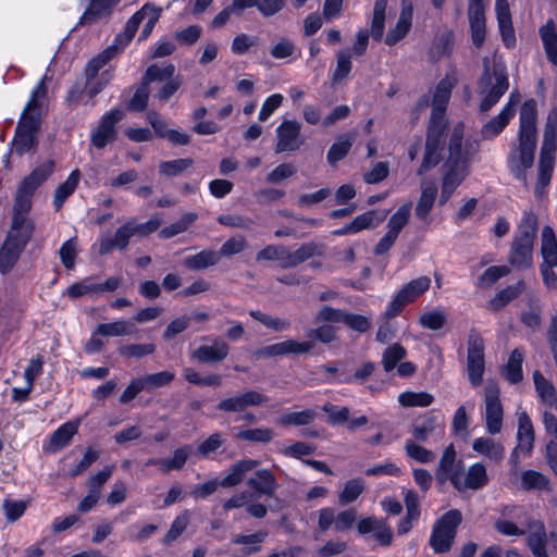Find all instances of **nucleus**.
I'll return each instance as SVG.
<instances>
[{
  "mask_svg": "<svg viewBox=\"0 0 557 557\" xmlns=\"http://www.w3.org/2000/svg\"><path fill=\"white\" fill-rule=\"evenodd\" d=\"M465 125L458 123L454 126L448 143V156L442 168V190L440 205L443 206L453 196L458 186L470 172V163L479 151L475 140L463 141Z\"/></svg>",
  "mask_w": 557,
  "mask_h": 557,
  "instance_id": "obj_1",
  "label": "nucleus"
},
{
  "mask_svg": "<svg viewBox=\"0 0 557 557\" xmlns=\"http://www.w3.org/2000/svg\"><path fill=\"white\" fill-rule=\"evenodd\" d=\"M536 101L527 100L520 110L518 146L511 148L508 166L515 177L527 184V171L533 166L536 150Z\"/></svg>",
  "mask_w": 557,
  "mask_h": 557,
  "instance_id": "obj_2",
  "label": "nucleus"
},
{
  "mask_svg": "<svg viewBox=\"0 0 557 557\" xmlns=\"http://www.w3.org/2000/svg\"><path fill=\"white\" fill-rule=\"evenodd\" d=\"M47 97L46 78H41L33 88L30 97L17 123L13 146L17 154L22 156L32 150L36 143V134L40 125L39 113Z\"/></svg>",
  "mask_w": 557,
  "mask_h": 557,
  "instance_id": "obj_3",
  "label": "nucleus"
},
{
  "mask_svg": "<svg viewBox=\"0 0 557 557\" xmlns=\"http://www.w3.org/2000/svg\"><path fill=\"white\" fill-rule=\"evenodd\" d=\"M161 224L162 220L158 215L151 216L144 223H138L136 219H128L115 230L114 234L101 233L95 246L98 247L100 256L110 255L114 250L123 251L127 249L133 237H147Z\"/></svg>",
  "mask_w": 557,
  "mask_h": 557,
  "instance_id": "obj_4",
  "label": "nucleus"
},
{
  "mask_svg": "<svg viewBox=\"0 0 557 557\" xmlns=\"http://www.w3.org/2000/svg\"><path fill=\"white\" fill-rule=\"evenodd\" d=\"M508 75L504 64L483 59V74L479 81V92L482 97L480 111H490L507 91Z\"/></svg>",
  "mask_w": 557,
  "mask_h": 557,
  "instance_id": "obj_5",
  "label": "nucleus"
},
{
  "mask_svg": "<svg viewBox=\"0 0 557 557\" xmlns=\"http://www.w3.org/2000/svg\"><path fill=\"white\" fill-rule=\"evenodd\" d=\"M557 108L552 109L547 115L544 137L540 152L537 186L549 184L555 163L557 148Z\"/></svg>",
  "mask_w": 557,
  "mask_h": 557,
  "instance_id": "obj_6",
  "label": "nucleus"
},
{
  "mask_svg": "<svg viewBox=\"0 0 557 557\" xmlns=\"http://www.w3.org/2000/svg\"><path fill=\"white\" fill-rule=\"evenodd\" d=\"M162 13V8L153 3H146L126 22L124 32L116 36V42L125 48L135 36L140 23L145 21L139 40H146L152 33Z\"/></svg>",
  "mask_w": 557,
  "mask_h": 557,
  "instance_id": "obj_7",
  "label": "nucleus"
},
{
  "mask_svg": "<svg viewBox=\"0 0 557 557\" xmlns=\"http://www.w3.org/2000/svg\"><path fill=\"white\" fill-rule=\"evenodd\" d=\"M462 515L458 509H450L438 518L432 528L429 544L436 554L450 550L455 542Z\"/></svg>",
  "mask_w": 557,
  "mask_h": 557,
  "instance_id": "obj_8",
  "label": "nucleus"
},
{
  "mask_svg": "<svg viewBox=\"0 0 557 557\" xmlns=\"http://www.w3.org/2000/svg\"><path fill=\"white\" fill-rule=\"evenodd\" d=\"M54 162L47 160L33 172L24 177L17 187L14 206L16 210L29 211L32 207V198L36 189L53 173Z\"/></svg>",
  "mask_w": 557,
  "mask_h": 557,
  "instance_id": "obj_9",
  "label": "nucleus"
},
{
  "mask_svg": "<svg viewBox=\"0 0 557 557\" xmlns=\"http://www.w3.org/2000/svg\"><path fill=\"white\" fill-rule=\"evenodd\" d=\"M431 286V278L426 275L411 280L405 284L393 297L385 310L386 318L397 317L404 307L413 302L418 297L423 295Z\"/></svg>",
  "mask_w": 557,
  "mask_h": 557,
  "instance_id": "obj_10",
  "label": "nucleus"
},
{
  "mask_svg": "<svg viewBox=\"0 0 557 557\" xmlns=\"http://www.w3.org/2000/svg\"><path fill=\"white\" fill-rule=\"evenodd\" d=\"M124 111L111 109L102 115L97 127L91 131L90 143L97 149H103L117 138V123L124 119Z\"/></svg>",
  "mask_w": 557,
  "mask_h": 557,
  "instance_id": "obj_11",
  "label": "nucleus"
},
{
  "mask_svg": "<svg viewBox=\"0 0 557 557\" xmlns=\"http://www.w3.org/2000/svg\"><path fill=\"white\" fill-rule=\"evenodd\" d=\"M447 128V123L429 122L425 152L418 174H423L434 168L441 161V151L443 148V139Z\"/></svg>",
  "mask_w": 557,
  "mask_h": 557,
  "instance_id": "obj_12",
  "label": "nucleus"
},
{
  "mask_svg": "<svg viewBox=\"0 0 557 557\" xmlns=\"http://www.w3.org/2000/svg\"><path fill=\"white\" fill-rule=\"evenodd\" d=\"M411 214V203L407 202L400 206L392 214L387 222V232L379 240L373 249L374 255L382 256L386 253L396 243L401 230L408 224Z\"/></svg>",
  "mask_w": 557,
  "mask_h": 557,
  "instance_id": "obj_13",
  "label": "nucleus"
},
{
  "mask_svg": "<svg viewBox=\"0 0 557 557\" xmlns=\"http://www.w3.org/2000/svg\"><path fill=\"white\" fill-rule=\"evenodd\" d=\"M484 420L486 431L491 435L500 433L503 429L504 409L499 399V388L494 383H488L484 388Z\"/></svg>",
  "mask_w": 557,
  "mask_h": 557,
  "instance_id": "obj_14",
  "label": "nucleus"
},
{
  "mask_svg": "<svg viewBox=\"0 0 557 557\" xmlns=\"http://www.w3.org/2000/svg\"><path fill=\"white\" fill-rule=\"evenodd\" d=\"M484 368V341L479 333L471 331L468 339L467 372L473 386L482 383Z\"/></svg>",
  "mask_w": 557,
  "mask_h": 557,
  "instance_id": "obj_15",
  "label": "nucleus"
},
{
  "mask_svg": "<svg viewBox=\"0 0 557 557\" xmlns=\"http://www.w3.org/2000/svg\"><path fill=\"white\" fill-rule=\"evenodd\" d=\"M275 153L295 152L305 143L301 136V124L297 120H284L275 129Z\"/></svg>",
  "mask_w": 557,
  "mask_h": 557,
  "instance_id": "obj_16",
  "label": "nucleus"
},
{
  "mask_svg": "<svg viewBox=\"0 0 557 557\" xmlns=\"http://www.w3.org/2000/svg\"><path fill=\"white\" fill-rule=\"evenodd\" d=\"M455 84L456 79L445 77L436 85L432 97L430 122L447 123L445 120V112Z\"/></svg>",
  "mask_w": 557,
  "mask_h": 557,
  "instance_id": "obj_17",
  "label": "nucleus"
},
{
  "mask_svg": "<svg viewBox=\"0 0 557 557\" xmlns=\"http://www.w3.org/2000/svg\"><path fill=\"white\" fill-rule=\"evenodd\" d=\"M28 211L16 210L13 207V216L11 230L8 233L7 240L25 248L34 232V223L27 218Z\"/></svg>",
  "mask_w": 557,
  "mask_h": 557,
  "instance_id": "obj_18",
  "label": "nucleus"
},
{
  "mask_svg": "<svg viewBox=\"0 0 557 557\" xmlns=\"http://www.w3.org/2000/svg\"><path fill=\"white\" fill-rule=\"evenodd\" d=\"M246 485L251 490L250 497L253 499L262 496L272 497L278 487L277 481L269 469H259L250 476Z\"/></svg>",
  "mask_w": 557,
  "mask_h": 557,
  "instance_id": "obj_19",
  "label": "nucleus"
},
{
  "mask_svg": "<svg viewBox=\"0 0 557 557\" xmlns=\"http://www.w3.org/2000/svg\"><path fill=\"white\" fill-rule=\"evenodd\" d=\"M485 0H469L468 18L471 28V39L476 48L485 40Z\"/></svg>",
  "mask_w": 557,
  "mask_h": 557,
  "instance_id": "obj_20",
  "label": "nucleus"
},
{
  "mask_svg": "<svg viewBox=\"0 0 557 557\" xmlns=\"http://www.w3.org/2000/svg\"><path fill=\"white\" fill-rule=\"evenodd\" d=\"M487 483L488 475L486 468L482 462H475L470 466L465 479H462L460 474L453 479V485L459 492H463L466 490L476 491L483 488Z\"/></svg>",
  "mask_w": 557,
  "mask_h": 557,
  "instance_id": "obj_21",
  "label": "nucleus"
},
{
  "mask_svg": "<svg viewBox=\"0 0 557 557\" xmlns=\"http://www.w3.org/2000/svg\"><path fill=\"white\" fill-rule=\"evenodd\" d=\"M457 461V453L453 444L448 445L440 459V463L435 471V479L438 483L444 484L447 481L453 483L455 476H459V465Z\"/></svg>",
  "mask_w": 557,
  "mask_h": 557,
  "instance_id": "obj_22",
  "label": "nucleus"
},
{
  "mask_svg": "<svg viewBox=\"0 0 557 557\" xmlns=\"http://www.w3.org/2000/svg\"><path fill=\"white\" fill-rule=\"evenodd\" d=\"M260 461L257 459L245 458L234 462L227 473L221 480V486L224 488H233L239 485L246 474L259 467Z\"/></svg>",
  "mask_w": 557,
  "mask_h": 557,
  "instance_id": "obj_23",
  "label": "nucleus"
},
{
  "mask_svg": "<svg viewBox=\"0 0 557 557\" xmlns=\"http://www.w3.org/2000/svg\"><path fill=\"white\" fill-rule=\"evenodd\" d=\"M228 352V345L220 338H214L212 345H201L195 349L191 357L202 363L220 362L227 357Z\"/></svg>",
  "mask_w": 557,
  "mask_h": 557,
  "instance_id": "obj_24",
  "label": "nucleus"
},
{
  "mask_svg": "<svg viewBox=\"0 0 557 557\" xmlns=\"http://www.w3.org/2000/svg\"><path fill=\"white\" fill-rule=\"evenodd\" d=\"M495 11L503 40L507 47H512L516 38L508 0H496Z\"/></svg>",
  "mask_w": 557,
  "mask_h": 557,
  "instance_id": "obj_25",
  "label": "nucleus"
},
{
  "mask_svg": "<svg viewBox=\"0 0 557 557\" xmlns=\"http://www.w3.org/2000/svg\"><path fill=\"white\" fill-rule=\"evenodd\" d=\"M534 430L529 414L521 411L518 414L517 449L524 455H530L534 444Z\"/></svg>",
  "mask_w": 557,
  "mask_h": 557,
  "instance_id": "obj_26",
  "label": "nucleus"
},
{
  "mask_svg": "<svg viewBox=\"0 0 557 557\" xmlns=\"http://www.w3.org/2000/svg\"><path fill=\"white\" fill-rule=\"evenodd\" d=\"M437 186L434 182L421 183V195L414 208L416 216L421 221H428L429 214L435 203Z\"/></svg>",
  "mask_w": 557,
  "mask_h": 557,
  "instance_id": "obj_27",
  "label": "nucleus"
},
{
  "mask_svg": "<svg viewBox=\"0 0 557 557\" xmlns=\"http://www.w3.org/2000/svg\"><path fill=\"white\" fill-rule=\"evenodd\" d=\"M412 21V5L409 2L403 1L401 11L398 21L393 29H391L385 38L388 46H394L403 39L411 27Z\"/></svg>",
  "mask_w": 557,
  "mask_h": 557,
  "instance_id": "obj_28",
  "label": "nucleus"
},
{
  "mask_svg": "<svg viewBox=\"0 0 557 557\" xmlns=\"http://www.w3.org/2000/svg\"><path fill=\"white\" fill-rule=\"evenodd\" d=\"M528 546L535 557H548L546 552L547 534L541 521L529 522Z\"/></svg>",
  "mask_w": 557,
  "mask_h": 557,
  "instance_id": "obj_29",
  "label": "nucleus"
},
{
  "mask_svg": "<svg viewBox=\"0 0 557 557\" xmlns=\"http://www.w3.org/2000/svg\"><path fill=\"white\" fill-rule=\"evenodd\" d=\"M472 449L495 463H500L505 457L504 445L491 437L475 438L472 443Z\"/></svg>",
  "mask_w": 557,
  "mask_h": 557,
  "instance_id": "obj_30",
  "label": "nucleus"
},
{
  "mask_svg": "<svg viewBox=\"0 0 557 557\" xmlns=\"http://www.w3.org/2000/svg\"><path fill=\"white\" fill-rule=\"evenodd\" d=\"M541 265L557 267V239L552 226L545 225L541 234Z\"/></svg>",
  "mask_w": 557,
  "mask_h": 557,
  "instance_id": "obj_31",
  "label": "nucleus"
},
{
  "mask_svg": "<svg viewBox=\"0 0 557 557\" xmlns=\"http://www.w3.org/2000/svg\"><path fill=\"white\" fill-rule=\"evenodd\" d=\"M356 138H357V131H351V132H347L345 134L339 135L337 137L336 141L330 147V149L327 151V154H326L327 162L331 165H334L338 161L344 159L348 154Z\"/></svg>",
  "mask_w": 557,
  "mask_h": 557,
  "instance_id": "obj_32",
  "label": "nucleus"
},
{
  "mask_svg": "<svg viewBox=\"0 0 557 557\" xmlns=\"http://www.w3.org/2000/svg\"><path fill=\"white\" fill-rule=\"evenodd\" d=\"M120 0H88V7L81 17L79 24L91 23L111 14Z\"/></svg>",
  "mask_w": 557,
  "mask_h": 557,
  "instance_id": "obj_33",
  "label": "nucleus"
},
{
  "mask_svg": "<svg viewBox=\"0 0 557 557\" xmlns=\"http://www.w3.org/2000/svg\"><path fill=\"white\" fill-rule=\"evenodd\" d=\"M539 227L537 216L534 212H524L513 240L534 245Z\"/></svg>",
  "mask_w": 557,
  "mask_h": 557,
  "instance_id": "obj_34",
  "label": "nucleus"
},
{
  "mask_svg": "<svg viewBox=\"0 0 557 557\" xmlns=\"http://www.w3.org/2000/svg\"><path fill=\"white\" fill-rule=\"evenodd\" d=\"M524 360V351L521 348H516L511 351L506 366L503 369V375L511 384H517L522 381V363Z\"/></svg>",
  "mask_w": 557,
  "mask_h": 557,
  "instance_id": "obj_35",
  "label": "nucleus"
},
{
  "mask_svg": "<svg viewBox=\"0 0 557 557\" xmlns=\"http://www.w3.org/2000/svg\"><path fill=\"white\" fill-rule=\"evenodd\" d=\"M533 245L513 240L509 256V262L517 269H527L532 265Z\"/></svg>",
  "mask_w": 557,
  "mask_h": 557,
  "instance_id": "obj_36",
  "label": "nucleus"
},
{
  "mask_svg": "<svg viewBox=\"0 0 557 557\" xmlns=\"http://www.w3.org/2000/svg\"><path fill=\"white\" fill-rule=\"evenodd\" d=\"M123 49L124 48H121L115 39L113 45L109 46L87 63L85 69L86 76L90 78L98 76L99 71Z\"/></svg>",
  "mask_w": 557,
  "mask_h": 557,
  "instance_id": "obj_37",
  "label": "nucleus"
},
{
  "mask_svg": "<svg viewBox=\"0 0 557 557\" xmlns=\"http://www.w3.org/2000/svg\"><path fill=\"white\" fill-rule=\"evenodd\" d=\"M511 117L512 112L510 111V107L503 108V110L496 116L483 125L481 129L482 137L484 139L495 138L508 125Z\"/></svg>",
  "mask_w": 557,
  "mask_h": 557,
  "instance_id": "obj_38",
  "label": "nucleus"
},
{
  "mask_svg": "<svg viewBox=\"0 0 557 557\" xmlns=\"http://www.w3.org/2000/svg\"><path fill=\"white\" fill-rule=\"evenodd\" d=\"M533 381L541 401L548 407H556L557 392L555 386L537 370L533 373Z\"/></svg>",
  "mask_w": 557,
  "mask_h": 557,
  "instance_id": "obj_39",
  "label": "nucleus"
},
{
  "mask_svg": "<svg viewBox=\"0 0 557 557\" xmlns=\"http://www.w3.org/2000/svg\"><path fill=\"white\" fill-rule=\"evenodd\" d=\"M81 173L76 169L71 172L66 181L60 184L53 195V206L55 210H60L65 200L75 191L79 182Z\"/></svg>",
  "mask_w": 557,
  "mask_h": 557,
  "instance_id": "obj_40",
  "label": "nucleus"
},
{
  "mask_svg": "<svg viewBox=\"0 0 557 557\" xmlns=\"http://www.w3.org/2000/svg\"><path fill=\"white\" fill-rule=\"evenodd\" d=\"M540 36L549 62L557 65V32L555 23L550 20L540 28Z\"/></svg>",
  "mask_w": 557,
  "mask_h": 557,
  "instance_id": "obj_41",
  "label": "nucleus"
},
{
  "mask_svg": "<svg viewBox=\"0 0 557 557\" xmlns=\"http://www.w3.org/2000/svg\"><path fill=\"white\" fill-rule=\"evenodd\" d=\"M79 422H66L57 429L50 437V448L53 451L67 446L77 433Z\"/></svg>",
  "mask_w": 557,
  "mask_h": 557,
  "instance_id": "obj_42",
  "label": "nucleus"
},
{
  "mask_svg": "<svg viewBox=\"0 0 557 557\" xmlns=\"http://www.w3.org/2000/svg\"><path fill=\"white\" fill-rule=\"evenodd\" d=\"M524 289V283L519 281L515 285L507 286L499 290L490 301L488 309L492 311H498L504 308L508 302L517 298Z\"/></svg>",
  "mask_w": 557,
  "mask_h": 557,
  "instance_id": "obj_43",
  "label": "nucleus"
},
{
  "mask_svg": "<svg viewBox=\"0 0 557 557\" xmlns=\"http://www.w3.org/2000/svg\"><path fill=\"white\" fill-rule=\"evenodd\" d=\"M134 332V324L125 320L101 323L95 330V334L109 337L132 335Z\"/></svg>",
  "mask_w": 557,
  "mask_h": 557,
  "instance_id": "obj_44",
  "label": "nucleus"
},
{
  "mask_svg": "<svg viewBox=\"0 0 557 557\" xmlns=\"http://www.w3.org/2000/svg\"><path fill=\"white\" fill-rule=\"evenodd\" d=\"M219 253L213 250H202L184 259V265L190 270L199 271L215 265L219 262Z\"/></svg>",
  "mask_w": 557,
  "mask_h": 557,
  "instance_id": "obj_45",
  "label": "nucleus"
},
{
  "mask_svg": "<svg viewBox=\"0 0 557 557\" xmlns=\"http://www.w3.org/2000/svg\"><path fill=\"white\" fill-rule=\"evenodd\" d=\"M22 251L23 248L5 239L0 248V272L3 274L10 272Z\"/></svg>",
  "mask_w": 557,
  "mask_h": 557,
  "instance_id": "obj_46",
  "label": "nucleus"
},
{
  "mask_svg": "<svg viewBox=\"0 0 557 557\" xmlns=\"http://www.w3.org/2000/svg\"><path fill=\"white\" fill-rule=\"evenodd\" d=\"M442 429L435 416L429 414L411 428V434L418 442H425L437 429Z\"/></svg>",
  "mask_w": 557,
  "mask_h": 557,
  "instance_id": "obj_47",
  "label": "nucleus"
},
{
  "mask_svg": "<svg viewBox=\"0 0 557 557\" xmlns=\"http://www.w3.org/2000/svg\"><path fill=\"white\" fill-rule=\"evenodd\" d=\"M174 74L175 66L173 64H168L165 66L152 64L147 69L141 82L149 87V84L153 82L163 83L171 79L174 77Z\"/></svg>",
  "mask_w": 557,
  "mask_h": 557,
  "instance_id": "obj_48",
  "label": "nucleus"
},
{
  "mask_svg": "<svg viewBox=\"0 0 557 557\" xmlns=\"http://www.w3.org/2000/svg\"><path fill=\"white\" fill-rule=\"evenodd\" d=\"M364 487V481L360 478L347 481L343 491L338 494V503L341 505L354 503L363 493Z\"/></svg>",
  "mask_w": 557,
  "mask_h": 557,
  "instance_id": "obj_49",
  "label": "nucleus"
},
{
  "mask_svg": "<svg viewBox=\"0 0 557 557\" xmlns=\"http://www.w3.org/2000/svg\"><path fill=\"white\" fill-rule=\"evenodd\" d=\"M433 400V395L428 392L407 391L398 396V401L404 407H428Z\"/></svg>",
  "mask_w": 557,
  "mask_h": 557,
  "instance_id": "obj_50",
  "label": "nucleus"
},
{
  "mask_svg": "<svg viewBox=\"0 0 557 557\" xmlns=\"http://www.w3.org/2000/svg\"><path fill=\"white\" fill-rule=\"evenodd\" d=\"M97 294H100V288L98 283L92 281V277H85L84 280L72 284L66 290V295L72 299L83 296H94Z\"/></svg>",
  "mask_w": 557,
  "mask_h": 557,
  "instance_id": "obj_51",
  "label": "nucleus"
},
{
  "mask_svg": "<svg viewBox=\"0 0 557 557\" xmlns=\"http://www.w3.org/2000/svg\"><path fill=\"white\" fill-rule=\"evenodd\" d=\"M386 7L387 0H375L371 24V35L377 41L382 39L384 33Z\"/></svg>",
  "mask_w": 557,
  "mask_h": 557,
  "instance_id": "obj_52",
  "label": "nucleus"
},
{
  "mask_svg": "<svg viewBox=\"0 0 557 557\" xmlns=\"http://www.w3.org/2000/svg\"><path fill=\"white\" fill-rule=\"evenodd\" d=\"M236 437L252 443H269L274 437V432L269 428L240 429Z\"/></svg>",
  "mask_w": 557,
  "mask_h": 557,
  "instance_id": "obj_53",
  "label": "nucleus"
},
{
  "mask_svg": "<svg viewBox=\"0 0 557 557\" xmlns=\"http://www.w3.org/2000/svg\"><path fill=\"white\" fill-rule=\"evenodd\" d=\"M249 314L251 318L274 332H284L290 327V322L287 319L272 317L260 310H250Z\"/></svg>",
  "mask_w": 557,
  "mask_h": 557,
  "instance_id": "obj_54",
  "label": "nucleus"
},
{
  "mask_svg": "<svg viewBox=\"0 0 557 557\" xmlns=\"http://www.w3.org/2000/svg\"><path fill=\"white\" fill-rule=\"evenodd\" d=\"M447 323V315L442 310H430L419 317V324L431 331H438Z\"/></svg>",
  "mask_w": 557,
  "mask_h": 557,
  "instance_id": "obj_55",
  "label": "nucleus"
},
{
  "mask_svg": "<svg viewBox=\"0 0 557 557\" xmlns=\"http://www.w3.org/2000/svg\"><path fill=\"white\" fill-rule=\"evenodd\" d=\"M315 416L312 409H305L302 411L284 413L281 416L278 422L282 425H308L314 420Z\"/></svg>",
  "mask_w": 557,
  "mask_h": 557,
  "instance_id": "obj_56",
  "label": "nucleus"
},
{
  "mask_svg": "<svg viewBox=\"0 0 557 557\" xmlns=\"http://www.w3.org/2000/svg\"><path fill=\"white\" fill-rule=\"evenodd\" d=\"M407 355L405 347L400 344H393L388 346L382 357V364L386 372L392 371L399 361H401Z\"/></svg>",
  "mask_w": 557,
  "mask_h": 557,
  "instance_id": "obj_57",
  "label": "nucleus"
},
{
  "mask_svg": "<svg viewBox=\"0 0 557 557\" xmlns=\"http://www.w3.org/2000/svg\"><path fill=\"white\" fill-rule=\"evenodd\" d=\"M193 164L194 161L190 158L163 161L159 164V172L161 175L172 177L180 175L185 170L189 169Z\"/></svg>",
  "mask_w": 557,
  "mask_h": 557,
  "instance_id": "obj_58",
  "label": "nucleus"
},
{
  "mask_svg": "<svg viewBox=\"0 0 557 557\" xmlns=\"http://www.w3.org/2000/svg\"><path fill=\"white\" fill-rule=\"evenodd\" d=\"M325 247L323 244L315 242H308L300 245L294 252L297 265L304 263L314 256H322Z\"/></svg>",
  "mask_w": 557,
  "mask_h": 557,
  "instance_id": "obj_59",
  "label": "nucleus"
},
{
  "mask_svg": "<svg viewBox=\"0 0 557 557\" xmlns=\"http://www.w3.org/2000/svg\"><path fill=\"white\" fill-rule=\"evenodd\" d=\"M454 46V34L451 30H444L438 34L432 45L431 53L435 58H441L449 53Z\"/></svg>",
  "mask_w": 557,
  "mask_h": 557,
  "instance_id": "obj_60",
  "label": "nucleus"
},
{
  "mask_svg": "<svg viewBox=\"0 0 557 557\" xmlns=\"http://www.w3.org/2000/svg\"><path fill=\"white\" fill-rule=\"evenodd\" d=\"M188 523L189 512L188 510H184L172 522L170 530L163 537V544L169 545L175 540H177L181 536V534L186 530Z\"/></svg>",
  "mask_w": 557,
  "mask_h": 557,
  "instance_id": "obj_61",
  "label": "nucleus"
},
{
  "mask_svg": "<svg viewBox=\"0 0 557 557\" xmlns=\"http://www.w3.org/2000/svg\"><path fill=\"white\" fill-rule=\"evenodd\" d=\"M405 451L409 458L421 463H429L435 459V455L433 454V451L418 445L412 440L406 441Z\"/></svg>",
  "mask_w": 557,
  "mask_h": 557,
  "instance_id": "obj_62",
  "label": "nucleus"
},
{
  "mask_svg": "<svg viewBox=\"0 0 557 557\" xmlns=\"http://www.w3.org/2000/svg\"><path fill=\"white\" fill-rule=\"evenodd\" d=\"M322 410L327 413L326 422L332 425H341L347 423L350 410L347 407H337L331 403H325Z\"/></svg>",
  "mask_w": 557,
  "mask_h": 557,
  "instance_id": "obj_63",
  "label": "nucleus"
},
{
  "mask_svg": "<svg viewBox=\"0 0 557 557\" xmlns=\"http://www.w3.org/2000/svg\"><path fill=\"white\" fill-rule=\"evenodd\" d=\"M381 220L376 219V212L374 210H370L357 215L350 224V228L352 234H357L363 230H370L379 225Z\"/></svg>",
  "mask_w": 557,
  "mask_h": 557,
  "instance_id": "obj_64",
  "label": "nucleus"
}]
</instances>
